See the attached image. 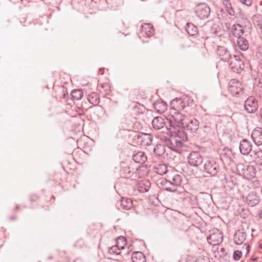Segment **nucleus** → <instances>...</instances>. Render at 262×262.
Returning <instances> with one entry per match:
<instances>
[{
    "mask_svg": "<svg viewBox=\"0 0 262 262\" xmlns=\"http://www.w3.org/2000/svg\"><path fill=\"white\" fill-rule=\"evenodd\" d=\"M195 262H210V261L208 257L201 256L198 257Z\"/></svg>",
    "mask_w": 262,
    "mask_h": 262,
    "instance_id": "ea45409f",
    "label": "nucleus"
},
{
    "mask_svg": "<svg viewBox=\"0 0 262 262\" xmlns=\"http://www.w3.org/2000/svg\"><path fill=\"white\" fill-rule=\"evenodd\" d=\"M230 15H234L235 12L232 6L230 7L229 9L226 10Z\"/></svg>",
    "mask_w": 262,
    "mask_h": 262,
    "instance_id": "c03bdc74",
    "label": "nucleus"
},
{
    "mask_svg": "<svg viewBox=\"0 0 262 262\" xmlns=\"http://www.w3.org/2000/svg\"><path fill=\"white\" fill-rule=\"evenodd\" d=\"M187 160L191 166L198 167L203 163V157L199 152L192 151L188 155Z\"/></svg>",
    "mask_w": 262,
    "mask_h": 262,
    "instance_id": "0eeeda50",
    "label": "nucleus"
},
{
    "mask_svg": "<svg viewBox=\"0 0 262 262\" xmlns=\"http://www.w3.org/2000/svg\"><path fill=\"white\" fill-rule=\"evenodd\" d=\"M167 171V166L165 164H158L154 167V171L160 175H163L166 173Z\"/></svg>",
    "mask_w": 262,
    "mask_h": 262,
    "instance_id": "c85d7f7f",
    "label": "nucleus"
},
{
    "mask_svg": "<svg viewBox=\"0 0 262 262\" xmlns=\"http://www.w3.org/2000/svg\"><path fill=\"white\" fill-rule=\"evenodd\" d=\"M187 140V137L183 132H180L178 130L177 136L172 138V141L174 143L176 151L179 152L180 149L184 146V142Z\"/></svg>",
    "mask_w": 262,
    "mask_h": 262,
    "instance_id": "1a4fd4ad",
    "label": "nucleus"
},
{
    "mask_svg": "<svg viewBox=\"0 0 262 262\" xmlns=\"http://www.w3.org/2000/svg\"><path fill=\"white\" fill-rule=\"evenodd\" d=\"M161 184L163 186V188L167 191L175 192L177 191V189L173 188L170 180L163 179L161 181Z\"/></svg>",
    "mask_w": 262,
    "mask_h": 262,
    "instance_id": "cd10ccee",
    "label": "nucleus"
},
{
    "mask_svg": "<svg viewBox=\"0 0 262 262\" xmlns=\"http://www.w3.org/2000/svg\"><path fill=\"white\" fill-rule=\"evenodd\" d=\"M208 118V116H207V115L204 116L202 118L203 121L204 122L205 120L207 121Z\"/></svg>",
    "mask_w": 262,
    "mask_h": 262,
    "instance_id": "09e8293b",
    "label": "nucleus"
},
{
    "mask_svg": "<svg viewBox=\"0 0 262 262\" xmlns=\"http://www.w3.org/2000/svg\"><path fill=\"white\" fill-rule=\"evenodd\" d=\"M196 16L201 19L208 17L210 13L209 7L205 3L199 4L195 8Z\"/></svg>",
    "mask_w": 262,
    "mask_h": 262,
    "instance_id": "423d86ee",
    "label": "nucleus"
},
{
    "mask_svg": "<svg viewBox=\"0 0 262 262\" xmlns=\"http://www.w3.org/2000/svg\"><path fill=\"white\" fill-rule=\"evenodd\" d=\"M244 108L248 113H253L255 112L258 108V102L256 99L250 97L245 101Z\"/></svg>",
    "mask_w": 262,
    "mask_h": 262,
    "instance_id": "f8f14e48",
    "label": "nucleus"
},
{
    "mask_svg": "<svg viewBox=\"0 0 262 262\" xmlns=\"http://www.w3.org/2000/svg\"><path fill=\"white\" fill-rule=\"evenodd\" d=\"M184 116L182 113L179 111H174L173 115L167 118L169 125L166 126V128L168 130H171L172 128L177 129L184 126Z\"/></svg>",
    "mask_w": 262,
    "mask_h": 262,
    "instance_id": "f257e3e1",
    "label": "nucleus"
},
{
    "mask_svg": "<svg viewBox=\"0 0 262 262\" xmlns=\"http://www.w3.org/2000/svg\"><path fill=\"white\" fill-rule=\"evenodd\" d=\"M133 262H146L145 256L141 252H134L132 254Z\"/></svg>",
    "mask_w": 262,
    "mask_h": 262,
    "instance_id": "a878e982",
    "label": "nucleus"
},
{
    "mask_svg": "<svg viewBox=\"0 0 262 262\" xmlns=\"http://www.w3.org/2000/svg\"><path fill=\"white\" fill-rule=\"evenodd\" d=\"M121 207L124 210H128L133 206L132 200L128 198H121L120 200Z\"/></svg>",
    "mask_w": 262,
    "mask_h": 262,
    "instance_id": "393cba45",
    "label": "nucleus"
},
{
    "mask_svg": "<svg viewBox=\"0 0 262 262\" xmlns=\"http://www.w3.org/2000/svg\"><path fill=\"white\" fill-rule=\"evenodd\" d=\"M247 201L249 205L253 207L259 203L260 199L256 192H251L247 196Z\"/></svg>",
    "mask_w": 262,
    "mask_h": 262,
    "instance_id": "aec40b11",
    "label": "nucleus"
},
{
    "mask_svg": "<svg viewBox=\"0 0 262 262\" xmlns=\"http://www.w3.org/2000/svg\"><path fill=\"white\" fill-rule=\"evenodd\" d=\"M258 216L260 218V219H262V210H261L259 213H258Z\"/></svg>",
    "mask_w": 262,
    "mask_h": 262,
    "instance_id": "8fccbe9b",
    "label": "nucleus"
},
{
    "mask_svg": "<svg viewBox=\"0 0 262 262\" xmlns=\"http://www.w3.org/2000/svg\"><path fill=\"white\" fill-rule=\"evenodd\" d=\"M243 86L239 81L232 79L228 84V91L232 96H236L243 92Z\"/></svg>",
    "mask_w": 262,
    "mask_h": 262,
    "instance_id": "9d476101",
    "label": "nucleus"
},
{
    "mask_svg": "<svg viewBox=\"0 0 262 262\" xmlns=\"http://www.w3.org/2000/svg\"><path fill=\"white\" fill-rule=\"evenodd\" d=\"M185 30L190 36H194L198 34L197 27L191 23H187L185 27Z\"/></svg>",
    "mask_w": 262,
    "mask_h": 262,
    "instance_id": "c756f323",
    "label": "nucleus"
},
{
    "mask_svg": "<svg viewBox=\"0 0 262 262\" xmlns=\"http://www.w3.org/2000/svg\"><path fill=\"white\" fill-rule=\"evenodd\" d=\"M224 3V5L225 6L226 10L227 9H229L230 8V7L231 6V3L229 2H223Z\"/></svg>",
    "mask_w": 262,
    "mask_h": 262,
    "instance_id": "49530a36",
    "label": "nucleus"
},
{
    "mask_svg": "<svg viewBox=\"0 0 262 262\" xmlns=\"http://www.w3.org/2000/svg\"><path fill=\"white\" fill-rule=\"evenodd\" d=\"M216 54L221 60L227 62L232 56L229 51L227 44L225 46L219 45L216 49Z\"/></svg>",
    "mask_w": 262,
    "mask_h": 262,
    "instance_id": "9b49d317",
    "label": "nucleus"
},
{
    "mask_svg": "<svg viewBox=\"0 0 262 262\" xmlns=\"http://www.w3.org/2000/svg\"><path fill=\"white\" fill-rule=\"evenodd\" d=\"M247 38V37H243L238 38L237 45L241 50L246 51L249 48V44Z\"/></svg>",
    "mask_w": 262,
    "mask_h": 262,
    "instance_id": "7c9ffc66",
    "label": "nucleus"
},
{
    "mask_svg": "<svg viewBox=\"0 0 262 262\" xmlns=\"http://www.w3.org/2000/svg\"><path fill=\"white\" fill-rule=\"evenodd\" d=\"M153 151L156 156L159 157L162 156L165 152V146L161 144H157L154 148Z\"/></svg>",
    "mask_w": 262,
    "mask_h": 262,
    "instance_id": "2f4dec72",
    "label": "nucleus"
},
{
    "mask_svg": "<svg viewBox=\"0 0 262 262\" xmlns=\"http://www.w3.org/2000/svg\"><path fill=\"white\" fill-rule=\"evenodd\" d=\"M152 126L156 130L162 128L165 125V120L161 117H156L151 122Z\"/></svg>",
    "mask_w": 262,
    "mask_h": 262,
    "instance_id": "412c9836",
    "label": "nucleus"
},
{
    "mask_svg": "<svg viewBox=\"0 0 262 262\" xmlns=\"http://www.w3.org/2000/svg\"><path fill=\"white\" fill-rule=\"evenodd\" d=\"M247 236V234L244 229L237 230L234 235L233 240L234 243L236 245L242 244L245 241Z\"/></svg>",
    "mask_w": 262,
    "mask_h": 262,
    "instance_id": "dca6fc26",
    "label": "nucleus"
},
{
    "mask_svg": "<svg viewBox=\"0 0 262 262\" xmlns=\"http://www.w3.org/2000/svg\"><path fill=\"white\" fill-rule=\"evenodd\" d=\"M140 143L143 146H148L151 144L153 137L150 134H142L138 136Z\"/></svg>",
    "mask_w": 262,
    "mask_h": 262,
    "instance_id": "a211bd4d",
    "label": "nucleus"
},
{
    "mask_svg": "<svg viewBox=\"0 0 262 262\" xmlns=\"http://www.w3.org/2000/svg\"><path fill=\"white\" fill-rule=\"evenodd\" d=\"M240 152L243 155H248L252 149L251 142L247 139H243L239 145Z\"/></svg>",
    "mask_w": 262,
    "mask_h": 262,
    "instance_id": "2eb2a0df",
    "label": "nucleus"
},
{
    "mask_svg": "<svg viewBox=\"0 0 262 262\" xmlns=\"http://www.w3.org/2000/svg\"><path fill=\"white\" fill-rule=\"evenodd\" d=\"M220 170V166L218 163L213 160L210 159L205 161L204 165V171L211 176H215L217 174Z\"/></svg>",
    "mask_w": 262,
    "mask_h": 262,
    "instance_id": "39448f33",
    "label": "nucleus"
},
{
    "mask_svg": "<svg viewBox=\"0 0 262 262\" xmlns=\"http://www.w3.org/2000/svg\"><path fill=\"white\" fill-rule=\"evenodd\" d=\"M88 101L94 105H96L99 103V96L97 93L93 92L87 96Z\"/></svg>",
    "mask_w": 262,
    "mask_h": 262,
    "instance_id": "bb28decb",
    "label": "nucleus"
},
{
    "mask_svg": "<svg viewBox=\"0 0 262 262\" xmlns=\"http://www.w3.org/2000/svg\"><path fill=\"white\" fill-rule=\"evenodd\" d=\"M239 2L247 7H250L252 5L253 3V0H238Z\"/></svg>",
    "mask_w": 262,
    "mask_h": 262,
    "instance_id": "a19ab883",
    "label": "nucleus"
},
{
    "mask_svg": "<svg viewBox=\"0 0 262 262\" xmlns=\"http://www.w3.org/2000/svg\"><path fill=\"white\" fill-rule=\"evenodd\" d=\"M244 246H246V255L248 254L250 251V246L247 244H245Z\"/></svg>",
    "mask_w": 262,
    "mask_h": 262,
    "instance_id": "de8ad7c7",
    "label": "nucleus"
},
{
    "mask_svg": "<svg viewBox=\"0 0 262 262\" xmlns=\"http://www.w3.org/2000/svg\"><path fill=\"white\" fill-rule=\"evenodd\" d=\"M230 15H234L235 12L232 6L230 7L229 9L226 10Z\"/></svg>",
    "mask_w": 262,
    "mask_h": 262,
    "instance_id": "a18cd8bd",
    "label": "nucleus"
},
{
    "mask_svg": "<svg viewBox=\"0 0 262 262\" xmlns=\"http://www.w3.org/2000/svg\"><path fill=\"white\" fill-rule=\"evenodd\" d=\"M232 32L233 35L237 38L243 37H249L250 36V31L248 29L245 30L243 26L238 24L232 26Z\"/></svg>",
    "mask_w": 262,
    "mask_h": 262,
    "instance_id": "6e6552de",
    "label": "nucleus"
},
{
    "mask_svg": "<svg viewBox=\"0 0 262 262\" xmlns=\"http://www.w3.org/2000/svg\"><path fill=\"white\" fill-rule=\"evenodd\" d=\"M168 147L172 149V150L176 151V148L174 146V143H173L172 141V138L170 139H168V142H167Z\"/></svg>",
    "mask_w": 262,
    "mask_h": 262,
    "instance_id": "79ce46f5",
    "label": "nucleus"
},
{
    "mask_svg": "<svg viewBox=\"0 0 262 262\" xmlns=\"http://www.w3.org/2000/svg\"><path fill=\"white\" fill-rule=\"evenodd\" d=\"M141 32L146 37H150L154 34L153 26L149 24H145L142 26Z\"/></svg>",
    "mask_w": 262,
    "mask_h": 262,
    "instance_id": "b1692460",
    "label": "nucleus"
},
{
    "mask_svg": "<svg viewBox=\"0 0 262 262\" xmlns=\"http://www.w3.org/2000/svg\"><path fill=\"white\" fill-rule=\"evenodd\" d=\"M153 107L157 112L162 114L167 110V104L162 100H157L154 103Z\"/></svg>",
    "mask_w": 262,
    "mask_h": 262,
    "instance_id": "5701e85b",
    "label": "nucleus"
},
{
    "mask_svg": "<svg viewBox=\"0 0 262 262\" xmlns=\"http://www.w3.org/2000/svg\"><path fill=\"white\" fill-rule=\"evenodd\" d=\"M116 245L120 249L123 250L126 245V239L122 236H119L116 241Z\"/></svg>",
    "mask_w": 262,
    "mask_h": 262,
    "instance_id": "f704fd0d",
    "label": "nucleus"
},
{
    "mask_svg": "<svg viewBox=\"0 0 262 262\" xmlns=\"http://www.w3.org/2000/svg\"><path fill=\"white\" fill-rule=\"evenodd\" d=\"M259 113H260L261 118L262 119V108L260 110Z\"/></svg>",
    "mask_w": 262,
    "mask_h": 262,
    "instance_id": "603ef678",
    "label": "nucleus"
},
{
    "mask_svg": "<svg viewBox=\"0 0 262 262\" xmlns=\"http://www.w3.org/2000/svg\"><path fill=\"white\" fill-rule=\"evenodd\" d=\"M19 205H17L16 206V207H15V209H16V210L18 209H19Z\"/></svg>",
    "mask_w": 262,
    "mask_h": 262,
    "instance_id": "864d4df0",
    "label": "nucleus"
},
{
    "mask_svg": "<svg viewBox=\"0 0 262 262\" xmlns=\"http://www.w3.org/2000/svg\"><path fill=\"white\" fill-rule=\"evenodd\" d=\"M223 241V235L222 232L219 231L211 233L207 237V241L208 243L212 245H217Z\"/></svg>",
    "mask_w": 262,
    "mask_h": 262,
    "instance_id": "4468645a",
    "label": "nucleus"
},
{
    "mask_svg": "<svg viewBox=\"0 0 262 262\" xmlns=\"http://www.w3.org/2000/svg\"><path fill=\"white\" fill-rule=\"evenodd\" d=\"M242 255V253L239 250H236L233 253V258L235 260H239Z\"/></svg>",
    "mask_w": 262,
    "mask_h": 262,
    "instance_id": "58836bf2",
    "label": "nucleus"
},
{
    "mask_svg": "<svg viewBox=\"0 0 262 262\" xmlns=\"http://www.w3.org/2000/svg\"><path fill=\"white\" fill-rule=\"evenodd\" d=\"M185 130L191 133H195L200 127V123L195 118H191L183 127Z\"/></svg>",
    "mask_w": 262,
    "mask_h": 262,
    "instance_id": "ddd939ff",
    "label": "nucleus"
},
{
    "mask_svg": "<svg viewBox=\"0 0 262 262\" xmlns=\"http://www.w3.org/2000/svg\"><path fill=\"white\" fill-rule=\"evenodd\" d=\"M16 219V217L15 216H12L10 218V220H15Z\"/></svg>",
    "mask_w": 262,
    "mask_h": 262,
    "instance_id": "3c124183",
    "label": "nucleus"
},
{
    "mask_svg": "<svg viewBox=\"0 0 262 262\" xmlns=\"http://www.w3.org/2000/svg\"><path fill=\"white\" fill-rule=\"evenodd\" d=\"M108 253L111 255H117L119 256L121 254V250L115 245L109 248Z\"/></svg>",
    "mask_w": 262,
    "mask_h": 262,
    "instance_id": "c9c22d12",
    "label": "nucleus"
},
{
    "mask_svg": "<svg viewBox=\"0 0 262 262\" xmlns=\"http://www.w3.org/2000/svg\"><path fill=\"white\" fill-rule=\"evenodd\" d=\"M253 152L255 155L262 159V150L261 149H258V150H255L253 151Z\"/></svg>",
    "mask_w": 262,
    "mask_h": 262,
    "instance_id": "37998d69",
    "label": "nucleus"
},
{
    "mask_svg": "<svg viewBox=\"0 0 262 262\" xmlns=\"http://www.w3.org/2000/svg\"><path fill=\"white\" fill-rule=\"evenodd\" d=\"M231 0H223V2H230Z\"/></svg>",
    "mask_w": 262,
    "mask_h": 262,
    "instance_id": "5fc2aeb1",
    "label": "nucleus"
},
{
    "mask_svg": "<svg viewBox=\"0 0 262 262\" xmlns=\"http://www.w3.org/2000/svg\"><path fill=\"white\" fill-rule=\"evenodd\" d=\"M60 95L56 96L59 99H65L66 95H68V92H66L63 88H60L58 91Z\"/></svg>",
    "mask_w": 262,
    "mask_h": 262,
    "instance_id": "4c0bfd02",
    "label": "nucleus"
},
{
    "mask_svg": "<svg viewBox=\"0 0 262 262\" xmlns=\"http://www.w3.org/2000/svg\"><path fill=\"white\" fill-rule=\"evenodd\" d=\"M133 160L136 163H144L147 160V157L142 151H135L132 156Z\"/></svg>",
    "mask_w": 262,
    "mask_h": 262,
    "instance_id": "6ab92c4d",
    "label": "nucleus"
},
{
    "mask_svg": "<svg viewBox=\"0 0 262 262\" xmlns=\"http://www.w3.org/2000/svg\"><path fill=\"white\" fill-rule=\"evenodd\" d=\"M145 169L144 166L139 167L136 169V171L135 172L134 169L132 168L129 166V164L125 162L121 163V170L120 175L122 177L127 179H134L135 177H141L139 174V172L142 169Z\"/></svg>",
    "mask_w": 262,
    "mask_h": 262,
    "instance_id": "f03ea898",
    "label": "nucleus"
},
{
    "mask_svg": "<svg viewBox=\"0 0 262 262\" xmlns=\"http://www.w3.org/2000/svg\"><path fill=\"white\" fill-rule=\"evenodd\" d=\"M170 106L171 108L174 111L180 112L184 111L185 112H188L189 110V106L187 102L185 101L184 99L181 98L173 99L170 102Z\"/></svg>",
    "mask_w": 262,
    "mask_h": 262,
    "instance_id": "20e7f679",
    "label": "nucleus"
},
{
    "mask_svg": "<svg viewBox=\"0 0 262 262\" xmlns=\"http://www.w3.org/2000/svg\"><path fill=\"white\" fill-rule=\"evenodd\" d=\"M205 124L203 126V130L207 135L210 134L212 132V129L210 126V122H206Z\"/></svg>",
    "mask_w": 262,
    "mask_h": 262,
    "instance_id": "e433bc0d",
    "label": "nucleus"
},
{
    "mask_svg": "<svg viewBox=\"0 0 262 262\" xmlns=\"http://www.w3.org/2000/svg\"><path fill=\"white\" fill-rule=\"evenodd\" d=\"M227 62L229 68L234 73H240L244 69V61L239 55H234Z\"/></svg>",
    "mask_w": 262,
    "mask_h": 262,
    "instance_id": "7ed1b4c3",
    "label": "nucleus"
},
{
    "mask_svg": "<svg viewBox=\"0 0 262 262\" xmlns=\"http://www.w3.org/2000/svg\"><path fill=\"white\" fill-rule=\"evenodd\" d=\"M251 138L256 145H262V128L259 127L254 129L252 132Z\"/></svg>",
    "mask_w": 262,
    "mask_h": 262,
    "instance_id": "f3484780",
    "label": "nucleus"
},
{
    "mask_svg": "<svg viewBox=\"0 0 262 262\" xmlns=\"http://www.w3.org/2000/svg\"><path fill=\"white\" fill-rule=\"evenodd\" d=\"M71 96L73 100H79L83 96V93L81 90L75 89L71 91Z\"/></svg>",
    "mask_w": 262,
    "mask_h": 262,
    "instance_id": "473e14b6",
    "label": "nucleus"
},
{
    "mask_svg": "<svg viewBox=\"0 0 262 262\" xmlns=\"http://www.w3.org/2000/svg\"><path fill=\"white\" fill-rule=\"evenodd\" d=\"M170 181L173 186V188L177 190V187L182 183V178L180 174H175L172 177V180Z\"/></svg>",
    "mask_w": 262,
    "mask_h": 262,
    "instance_id": "72a5a7b5",
    "label": "nucleus"
},
{
    "mask_svg": "<svg viewBox=\"0 0 262 262\" xmlns=\"http://www.w3.org/2000/svg\"><path fill=\"white\" fill-rule=\"evenodd\" d=\"M261 193L262 194V186H261Z\"/></svg>",
    "mask_w": 262,
    "mask_h": 262,
    "instance_id": "6e6d98bb",
    "label": "nucleus"
},
{
    "mask_svg": "<svg viewBox=\"0 0 262 262\" xmlns=\"http://www.w3.org/2000/svg\"><path fill=\"white\" fill-rule=\"evenodd\" d=\"M150 186V183L148 180H141L139 181L136 185V188L140 192H146L148 191Z\"/></svg>",
    "mask_w": 262,
    "mask_h": 262,
    "instance_id": "4be33fe9",
    "label": "nucleus"
}]
</instances>
